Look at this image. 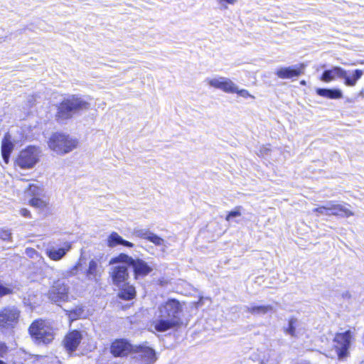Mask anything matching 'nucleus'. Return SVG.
Returning <instances> with one entry per match:
<instances>
[{
  "mask_svg": "<svg viewBox=\"0 0 364 364\" xmlns=\"http://www.w3.org/2000/svg\"><path fill=\"white\" fill-rule=\"evenodd\" d=\"M182 306L175 299L160 304L154 314L153 325L158 332H165L181 323Z\"/></svg>",
  "mask_w": 364,
  "mask_h": 364,
  "instance_id": "f257e3e1",
  "label": "nucleus"
},
{
  "mask_svg": "<svg viewBox=\"0 0 364 364\" xmlns=\"http://www.w3.org/2000/svg\"><path fill=\"white\" fill-rule=\"evenodd\" d=\"M90 97L80 95H70L58 105L55 114L56 120L63 123L71 119L73 115L86 112L90 109Z\"/></svg>",
  "mask_w": 364,
  "mask_h": 364,
  "instance_id": "f03ea898",
  "label": "nucleus"
},
{
  "mask_svg": "<svg viewBox=\"0 0 364 364\" xmlns=\"http://www.w3.org/2000/svg\"><path fill=\"white\" fill-rule=\"evenodd\" d=\"M33 341L38 345H46L54 339V330L48 322L43 319H36L28 328Z\"/></svg>",
  "mask_w": 364,
  "mask_h": 364,
  "instance_id": "7ed1b4c3",
  "label": "nucleus"
},
{
  "mask_svg": "<svg viewBox=\"0 0 364 364\" xmlns=\"http://www.w3.org/2000/svg\"><path fill=\"white\" fill-rule=\"evenodd\" d=\"M119 262H126L127 265L132 267L134 277L136 280L144 279L149 275L153 270V268L144 260L140 258H133L124 253H120L114 257L112 263Z\"/></svg>",
  "mask_w": 364,
  "mask_h": 364,
  "instance_id": "20e7f679",
  "label": "nucleus"
},
{
  "mask_svg": "<svg viewBox=\"0 0 364 364\" xmlns=\"http://www.w3.org/2000/svg\"><path fill=\"white\" fill-rule=\"evenodd\" d=\"M77 144V141L63 133H54L48 141L50 149L59 154L71 151Z\"/></svg>",
  "mask_w": 364,
  "mask_h": 364,
  "instance_id": "39448f33",
  "label": "nucleus"
},
{
  "mask_svg": "<svg viewBox=\"0 0 364 364\" xmlns=\"http://www.w3.org/2000/svg\"><path fill=\"white\" fill-rule=\"evenodd\" d=\"M69 286L63 279L55 280L48 293V299L53 303L60 305L68 301Z\"/></svg>",
  "mask_w": 364,
  "mask_h": 364,
  "instance_id": "423d86ee",
  "label": "nucleus"
},
{
  "mask_svg": "<svg viewBox=\"0 0 364 364\" xmlns=\"http://www.w3.org/2000/svg\"><path fill=\"white\" fill-rule=\"evenodd\" d=\"M112 257L109 262V264L112 267L109 269V274L112 279V284L118 287L124 284L129 277L128 272L129 265H127L126 262H119L112 263Z\"/></svg>",
  "mask_w": 364,
  "mask_h": 364,
  "instance_id": "0eeeda50",
  "label": "nucleus"
},
{
  "mask_svg": "<svg viewBox=\"0 0 364 364\" xmlns=\"http://www.w3.org/2000/svg\"><path fill=\"white\" fill-rule=\"evenodd\" d=\"M20 311L15 306H6L0 309V330L13 328L18 322Z\"/></svg>",
  "mask_w": 364,
  "mask_h": 364,
  "instance_id": "6e6552de",
  "label": "nucleus"
},
{
  "mask_svg": "<svg viewBox=\"0 0 364 364\" xmlns=\"http://www.w3.org/2000/svg\"><path fill=\"white\" fill-rule=\"evenodd\" d=\"M38 161V151L35 146L22 150L16 159V164L21 168H33Z\"/></svg>",
  "mask_w": 364,
  "mask_h": 364,
  "instance_id": "1a4fd4ad",
  "label": "nucleus"
},
{
  "mask_svg": "<svg viewBox=\"0 0 364 364\" xmlns=\"http://www.w3.org/2000/svg\"><path fill=\"white\" fill-rule=\"evenodd\" d=\"M133 353L136 354L134 358L141 364H154L157 360L155 350L144 344L134 346Z\"/></svg>",
  "mask_w": 364,
  "mask_h": 364,
  "instance_id": "9d476101",
  "label": "nucleus"
},
{
  "mask_svg": "<svg viewBox=\"0 0 364 364\" xmlns=\"http://www.w3.org/2000/svg\"><path fill=\"white\" fill-rule=\"evenodd\" d=\"M134 346L127 340L121 338L114 340L110 346V353L114 357H126L133 353Z\"/></svg>",
  "mask_w": 364,
  "mask_h": 364,
  "instance_id": "9b49d317",
  "label": "nucleus"
},
{
  "mask_svg": "<svg viewBox=\"0 0 364 364\" xmlns=\"http://www.w3.org/2000/svg\"><path fill=\"white\" fill-rule=\"evenodd\" d=\"M133 235L139 238L147 240L156 246L161 247V251L165 252L168 248L167 242L154 232L146 229L134 230Z\"/></svg>",
  "mask_w": 364,
  "mask_h": 364,
  "instance_id": "f8f14e48",
  "label": "nucleus"
},
{
  "mask_svg": "<svg viewBox=\"0 0 364 364\" xmlns=\"http://www.w3.org/2000/svg\"><path fill=\"white\" fill-rule=\"evenodd\" d=\"M205 81L210 87L220 89L227 93H235L237 91L236 84L230 79L225 77L208 78Z\"/></svg>",
  "mask_w": 364,
  "mask_h": 364,
  "instance_id": "ddd939ff",
  "label": "nucleus"
},
{
  "mask_svg": "<svg viewBox=\"0 0 364 364\" xmlns=\"http://www.w3.org/2000/svg\"><path fill=\"white\" fill-rule=\"evenodd\" d=\"M82 339V333L77 330H73L68 333L63 340L64 346L70 352L75 351Z\"/></svg>",
  "mask_w": 364,
  "mask_h": 364,
  "instance_id": "4468645a",
  "label": "nucleus"
},
{
  "mask_svg": "<svg viewBox=\"0 0 364 364\" xmlns=\"http://www.w3.org/2000/svg\"><path fill=\"white\" fill-rule=\"evenodd\" d=\"M304 64H296L289 67L279 68L276 75L282 79H290L294 77L299 76L304 70Z\"/></svg>",
  "mask_w": 364,
  "mask_h": 364,
  "instance_id": "2eb2a0df",
  "label": "nucleus"
},
{
  "mask_svg": "<svg viewBox=\"0 0 364 364\" xmlns=\"http://www.w3.org/2000/svg\"><path fill=\"white\" fill-rule=\"evenodd\" d=\"M102 272L103 269L100 262L95 259H91L85 274L88 280L97 282L101 277Z\"/></svg>",
  "mask_w": 364,
  "mask_h": 364,
  "instance_id": "dca6fc26",
  "label": "nucleus"
},
{
  "mask_svg": "<svg viewBox=\"0 0 364 364\" xmlns=\"http://www.w3.org/2000/svg\"><path fill=\"white\" fill-rule=\"evenodd\" d=\"M283 331L286 335L293 338H298L303 333L301 322L295 317H291L288 320L287 326L283 327Z\"/></svg>",
  "mask_w": 364,
  "mask_h": 364,
  "instance_id": "f3484780",
  "label": "nucleus"
},
{
  "mask_svg": "<svg viewBox=\"0 0 364 364\" xmlns=\"http://www.w3.org/2000/svg\"><path fill=\"white\" fill-rule=\"evenodd\" d=\"M71 249V245L65 242L63 247L56 248L55 247H48L46 250V255L53 261H58L63 258L67 252Z\"/></svg>",
  "mask_w": 364,
  "mask_h": 364,
  "instance_id": "a211bd4d",
  "label": "nucleus"
},
{
  "mask_svg": "<svg viewBox=\"0 0 364 364\" xmlns=\"http://www.w3.org/2000/svg\"><path fill=\"white\" fill-rule=\"evenodd\" d=\"M119 245L127 247H134V244L132 242L124 240L117 232H112L107 238L108 247L112 248Z\"/></svg>",
  "mask_w": 364,
  "mask_h": 364,
  "instance_id": "6ab92c4d",
  "label": "nucleus"
},
{
  "mask_svg": "<svg viewBox=\"0 0 364 364\" xmlns=\"http://www.w3.org/2000/svg\"><path fill=\"white\" fill-rule=\"evenodd\" d=\"M363 71L361 70H343V80H345V84L348 86H353L356 83L357 80L363 75Z\"/></svg>",
  "mask_w": 364,
  "mask_h": 364,
  "instance_id": "aec40b11",
  "label": "nucleus"
},
{
  "mask_svg": "<svg viewBox=\"0 0 364 364\" xmlns=\"http://www.w3.org/2000/svg\"><path fill=\"white\" fill-rule=\"evenodd\" d=\"M13 149L14 144L7 136H5L1 143V155L6 164L9 163Z\"/></svg>",
  "mask_w": 364,
  "mask_h": 364,
  "instance_id": "412c9836",
  "label": "nucleus"
},
{
  "mask_svg": "<svg viewBox=\"0 0 364 364\" xmlns=\"http://www.w3.org/2000/svg\"><path fill=\"white\" fill-rule=\"evenodd\" d=\"M246 311L252 315H264L273 310L272 305H251L246 306Z\"/></svg>",
  "mask_w": 364,
  "mask_h": 364,
  "instance_id": "4be33fe9",
  "label": "nucleus"
},
{
  "mask_svg": "<svg viewBox=\"0 0 364 364\" xmlns=\"http://www.w3.org/2000/svg\"><path fill=\"white\" fill-rule=\"evenodd\" d=\"M354 338L353 331L348 330L343 333V360L348 355V350Z\"/></svg>",
  "mask_w": 364,
  "mask_h": 364,
  "instance_id": "5701e85b",
  "label": "nucleus"
},
{
  "mask_svg": "<svg viewBox=\"0 0 364 364\" xmlns=\"http://www.w3.org/2000/svg\"><path fill=\"white\" fill-rule=\"evenodd\" d=\"M316 92L319 96L326 98L338 99L341 97V92L338 89L317 88Z\"/></svg>",
  "mask_w": 364,
  "mask_h": 364,
  "instance_id": "b1692460",
  "label": "nucleus"
},
{
  "mask_svg": "<svg viewBox=\"0 0 364 364\" xmlns=\"http://www.w3.org/2000/svg\"><path fill=\"white\" fill-rule=\"evenodd\" d=\"M118 296L120 299L124 300H132L136 296L135 288L131 285L125 286L119 290Z\"/></svg>",
  "mask_w": 364,
  "mask_h": 364,
  "instance_id": "393cba45",
  "label": "nucleus"
},
{
  "mask_svg": "<svg viewBox=\"0 0 364 364\" xmlns=\"http://www.w3.org/2000/svg\"><path fill=\"white\" fill-rule=\"evenodd\" d=\"M336 77H341V70L340 68H334L331 70H326L321 76V80L324 82H329L333 80Z\"/></svg>",
  "mask_w": 364,
  "mask_h": 364,
  "instance_id": "a878e982",
  "label": "nucleus"
},
{
  "mask_svg": "<svg viewBox=\"0 0 364 364\" xmlns=\"http://www.w3.org/2000/svg\"><path fill=\"white\" fill-rule=\"evenodd\" d=\"M338 210H341V208H333L332 206H331V207L321 206V207L315 208L314 210V211L317 212L320 214H325V215H330L337 214Z\"/></svg>",
  "mask_w": 364,
  "mask_h": 364,
  "instance_id": "bb28decb",
  "label": "nucleus"
},
{
  "mask_svg": "<svg viewBox=\"0 0 364 364\" xmlns=\"http://www.w3.org/2000/svg\"><path fill=\"white\" fill-rule=\"evenodd\" d=\"M26 191L33 197H41L44 195L43 188L35 184H30Z\"/></svg>",
  "mask_w": 364,
  "mask_h": 364,
  "instance_id": "cd10ccee",
  "label": "nucleus"
},
{
  "mask_svg": "<svg viewBox=\"0 0 364 364\" xmlns=\"http://www.w3.org/2000/svg\"><path fill=\"white\" fill-rule=\"evenodd\" d=\"M29 203L31 205L38 208H43L47 205V203L43 199L40 198V197H33L30 200Z\"/></svg>",
  "mask_w": 364,
  "mask_h": 364,
  "instance_id": "c85d7f7f",
  "label": "nucleus"
},
{
  "mask_svg": "<svg viewBox=\"0 0 364 364\" xmlns=\"http://www.w3.org/2000/svg\"><path fill=\"white\" fill-rule=\"evenodd\" d=\"M13 292V289L10 285H4L0 280V297L10 294Z\"/></svg>",
  "mask_w": 364,
  "mask_h": 364,
  "instance_id": "c756f323",
  "label": "nucleus"
},
{
  "mask_svg": "<svg viewBox=\"0 0 364 364\" xmlns=\"http://www.w3.org/2000/svg\"><path fill=\"white\" fill-rule=\"evenodd\" d=\"M240 206L236 207L234 210L230 211L226 216L225 220L230 221L232 218H237L241 215Z\"/></svg>",
  "mask_w": 364,
  "mask_h": 364,
  "instance_id": "7c9ffc66",
  "label": "nucleus"
},
{
  "mask_svg": "<svg viewBox=\"0 0 364 364\" xmlns=\"http://www.w3.org/2000/svg\"><path fill=\"white\" fill-rule=\"evenodd\" d=\"M11 238V232L9 230L0 229V239L9 241Z\"/></svg>",
  "mask_w": 364,
  "mask_h": 364,
  "instance_id": "2f4dec72",
  "label": "nucleus"
},
{
  "mask_svg": "<svg viewBox=\"0 0 364 364\" xmlns=\"http://www.w3.org/2000/svg\"><path fill=\"white\" fill-rule=\"evenodd\" d=\"M236 90L235 93H237L239 96L242 97L244 98L251 97L255 98L254 96L250 95L249 92L247 90L245 89H239L238 87L236 85Z\"/></svg>",
  "mask_w": 364,
  "mask_h": 364,
  "instance_id": "473e14b6",
  "label": "nucleus"
},
{
  "mask_svg": "<svg viewBox=\"0 0 364 364\" xmlns=\"http://www.w3.org/2000/svg\"><path fill=\"white\" fill-rule=\"evenodd\" d=\"M81 266V263L80 262H78L75 266H73L68 272H67V276L68 277H70V276H75L77 274V272H78V269L80 268V267Z\"/></svg>",
  "mask_w": 364,
  "mask_h": 364,
  "instance_id": "72a5a7b5",
  "label": "nucleus"
},
{
  "mask_svg": "<svg viewBox=\"0 0 364 364\" xmlns=\"http://www.w3.org/2000/svg\"><path fill=\"white\" fill-rule=\"evenodd\" d=\"M350 208L351 206L350 205H347V206L343 205V217H349L353 215V212Z\"/></svg>",
  "mask_w": 364,
  "mask_h": 364,
  "instance_id": "f704fd0d",
  "label": "nucleus"
},
{
  "mask_svg": "<svg viewBox=\"0 0 364 364\" xmlns=\"http://www.w3.org/2000/svg\"><path fill=\"white\" fill-rule=\"evenodd\" d=\"M7 352L8 347L3 342H0V357L4 358Z\"/></svg>",
  "mask_w": 364,
  "mask_h": 364,
  "instance_id": "c9c22d12",
  "label": "nucleus"
},
{
  "mask_svg": "<svg viewBox=\"0 0 364 364\" xmlns=\"http://www.w3.org/2000/svg\"><path fill=\"white\" fill-rule=\"evenodd\" d=\"M20 214L25 218H31V213L26 208H21L20 210Z\"/></svg>",
  "mask_w": 364,
  "mask_h": 364,
  "instance_id": "e433bc0d",
  "label": "nucleus"
},
{
  "mask_svg": "<svg viewBox=\"0 0 364 364\" xmlns=\"http://www.w3.org/2000/svg\"><path fill=\"white\" fill-rule=\"evenodd\" d=\"M336 353L338 356V360H341V347L338 346H336Z\"/></svg>",
  "mask_w": 364,
  "mask_h": 364,
  "instance_id": "4c0bfd02",
  "label": "nucleus"
},
{
  "mask_svg": "<svg viewBox=\"0 0 364 364\" xmlns=\"http://www.w3.org/2000/svg\"><path fill=\"white\" fill-rule=\"evenodd\" d=\"M220 3L225 2L229 4H234L237 0H219Z\"/></svg>",
  "mask_w": 364,
  "mask_h": 364,
  "instance_id": "58836bf2",
  "label": "nucleus"
},
{
  "mask_svg": "<svg viewBox=\"0 0 364 364\" xmlns=\"http://www.w3.org/2000/svg\"><path fill=\"white\" fill-rule=\"evenodd\" d=\"M341 339V335L339 334V333H337L336 337H335L334 341L337 342L338 343H339Z\"/></svg>",
  "mask_w": 364,
  "mask_h": 364,
  "instance_id": "ea45409f",
  "label": "nucleus"
},
{
  "mask_svg": "<svg viewBox=\"0 0 364 364\" xmlns=\"http://www.w3.org/2000/svg\"><path fill=\"white\" fill-rule=\"evenodd\" d=\"M269 149L268 148H264V154H267Z\"/></svg>",
  "mask_w": 364,
  "mask_h": 364,
  "instance_id": "a19ab883",
  "label": "nucleus"
},
{
  "mask_svg": "<svg viewBox=\"0 0 364 364\" xmlns=\"http://www.w3.org/2000/svg\"><path fill=\"white\" fill-rule=\"evenodd\" d=\"M0 364H6L4 361L0 360Z\"/></svg>",
  "mask_w": 364,
  "mask_h": 364,
  "instance_id": "79ce46f5",
  "label": "nucleus"
},
{
  "mask_svg": "<svg viewBox=\"0 0 364 364\" xmlns=\"http://www.w3.org/2000/svg\"><path fill=\"white\" fill-rule=\"evenodd\" d=\"M33 100V97H31V99L29 100V102H31Z\"/></svg>",
  "mask_w": 364,
  "mask_h": 364,
  "instance_id": "37998d69",
  "label": "nucleus"
},
{
  "mask_svg": "<svg viewBox=\"0 0 364 364\" xmlns=\"http://www.w3.org/2000/svg\"><path fill=\"white\" fill-rule=\"evenodd\" d=\"M301 83L304 85L305 84V81L303 80V81L301 82Z\"/></svg>",
  "mask_w": 364,
  "mask_h": 364,
  "instance_id": "c03bdc74",
  "label": "nucleus"
}]
</instances>
